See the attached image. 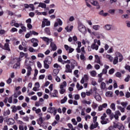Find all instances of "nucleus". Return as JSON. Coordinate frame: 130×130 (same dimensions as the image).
<instances>
[{"instance_id":"f257e3e1","label":"nucleus","mask_w":130,"mask_h":130,"mask_svg":"<svg viewBox=\"0 0 130 130\" xmlns=\"http://www.w3.org/2000/svg\"><path fill=\"white\" fill-rule=\"evenodd\" d=\"M31 63H32V62L29 61V59H26L25 60V64L27 67V74L26 76L27 77H29L31 75V72H32V68H31Z\"/></svg>"},{"instance_id":"f03ea898","label":"nucleus","mask_w":130,"mask_h":130,"mask_svg":"<svg viewBox=\"0 0 130 130\" xmlns=\"http://www.w3.org/2000/svg\"><path fill=\"white\" fill-rule=\"evenodd\" d=\"M51 61H52V58H51V57H48L46 58L44 61V68L46 69L47 70L49 69V65L48 64L51 63Z\"/></svg>"},{"instance_id":"7ed1b4c3","label":"nucleus","mask_w":130,"mask_h":130,"mask_svg":"<svg viewBox=\"0 0 130 130\" xmlns=\"http://www.w3.org/2000/svg\"><path fill=\"white\" fill-rule=\"evenodd\" d=\"M106 117H107V115L106 113H104L103 115L101 118L102 120L101 121V123H102V124H107V123L109 122V120H108V119H105Z\"/></svg>"},{"instance_id":"20e7f679","label":"nucleus","mask_w":130,"mask_h":130,"mask_svg":"<svg viewBox=\"0 0 130 130\" xmlns=\"http://www.w3.org/2000/svg\"><path fill=\"white\" fill-rule=\"evenodd\" d=\"M78 30L83 34H85V33L87 32V29L86 28L85 25L81 23L78 25Z\"/></svg>"},{"instance_id":"39448f33","label":"nucleus","mask_w":130,"mask_h":130,"mask_svg":"<svg viewBox=\"0 0 130 130\" xmlns=\"http://www.w3.org/2000/svg\"><path fill=\"white\" fill-rule=\"evenodd\" d=\"M67 87V82L64 81L62 84L60 85V93L61 94H63V93H64V92H66V89H64V88H66Z\"/></svg>"},{"instance_id":"423d86ee","label":"nucleus","mask_w":130,"mask_h":130,"mask_svg":"<svg viewBox=\"0 0 130 130\" xmlns=\"http://www.w3.org/2000/svg\"><path fill=\"white\" fill-rule=\"evenodd\" d=\"M11 109H12V112L14 113L17 112V110H21L22 109V107L21 106H18L16 107V106H13L11 107Z\"/></svg>"},{"instance_id":"0eeeda50","label":"nucleus","mask_w":130,"mask_h":130,"mask_svg":"<svg viewBox=\"0 0 130 130\" xmlns=\"http://www.w3.org/2000/svg\"><path fill=\"white\" fill-rule=\"evenodd\" d=\"M57 22H55L54 24V27H56L59 26H61L62 25V21L60 18H58L56 19Z\"/></svg>"},{"instance_id":"6e6552de","label":"nucleus","mask_w":130,"mask_h":130,"mask_svg":"<svg viewBox=\"0 0 130 130\" xmlns=\"http://www.w3.org/2000/svg\"><path fill=\"white\" fill-rule=\"evenodd\" d=\"M88 80H89V76H88L87 75H84V77H82L81 81H80V83L81 84H84L85 83V82H87V81H88Z\"/></svg>"},{"instance_id":"1a4fd4ad","label":"nucleus","mask_w":130,"mask_h":130,"mask_svg":"<svg viewBox=\"0 0 130 130\" xmlns=\"http://www.w3.org/2000/svg\"><path fill=\"white\" fill-rule=\"evenodd\" d=\"M64 47L67 51H68V50H69V53H72V52H73V51H74V50L73 48L68 46L67 45H64Z\"/></svg>"},{"instance_id":"9d476101","label":"nucleus","mask_w":130,"mask_h":130,"mask_svg":"<svg viewBox=\"0 0 130 130\" xmlns=\"http://www.w3.org/2000/svg\"><path fill=\"white\" fill-rule=\"evenodd\" d=\"M41 39H43L44 41L47 43V44H49V42H52V39H50L47 37H41Z\"/></svg>"},{"instance_id":"9b49d317","label":"nucleus","mask_w":130,"mask_h":130,"mask_svg":"<svg viewBox=\"0 0 130 130\" xmlns=\"http://www.w3.org/2000/svg\"><path fill=\"white\" fill-rule=\"evenodd\" d=\"M50 46H51V49H52V50H53V51H55V50H56L57 49V47L56 46V45H55V44H54V43H53L52 42H51Z\"/></svg>"},{"instance_id":"f8f14e48","label":"nucleus","mask_w":130,"mask_h":130,"mask_svg":"<svg viewBox=\"0 0 130 130\" xmlns=\"http://www.w3.org/2000/svg\"><path fill=\"white\" fill-rule=\"evenodd\" d=\"M3 49L5 50H7V51H11V49H10V45L9 43H6L4 45V47L3 48Z\"/></svg>"},{"instance_id":"ddd939ff","label":"nucleus","mask_w":130,"mask_h":130,"mask_svg":"<svg viewBox=\"0 0 130 130\" xmlns=\"http://www.w3.org/2000/svg\"><path fill=\"white\" fill-rule=\"evenodd\" d=\"M56 110L55 108L50 107L48 108L47 112H49V113H53Z\"/></svg>"},{"instance_id":"4468645a","label":"nucleus","mask_w":130,"mask_h":130,"mask_svg":"<svg viewBox=\"0 0 130 130\" xmlns=\"http://www.w3.org/2000/svg\"><path fill=\"white\" fill-rule=\"evenodd\" d=\"M66 73H72V69H71V66H70V64H67L66 66Z\"/></svg>"},{"instance_id":"2eb2a0df","label":"nucleus","mask_w":130,"mask_h":130,"mask_svg":"<svg viewBox=\"0 0 130 130\" xmlns=\"http://www.w3.org/2000/svg\"><path fill=\"white\" fill-rule=\"evenodd\" d=\"M91 48L92 49H95V50H98V48H99V46L96 45V44L93 43L91 46Z\"/></svg>"},{"instance_id":"dca6fc26","label":"nucleus","mask_w":130,"mask_h":130,"mask_svg":"<svg viewBox=\"0 0 130 130\" xmlns=\"http://www.w3.org/2000/svg\"><path fill=\"white\" fill-rule=\"evenodd\" d=\"M57 94H58V92L57 90H54V92L52 93H50L51 97H57Z\"/></svg>"},{"instance_id":"f3484780","label":"nucleus","mask_w":130,"mask_h":130,"mask_svg":"<svg viewBox=\"0 0 130 130\" xmlns=\"http://www.w3.org/2000/svg\"><path fill=\"white\" fill-rule=\"evenodd\" d=\"M95 62L96 63H99V64H101V62L100 61V57L98 56V55H95Z\"/></svg>"},{"instance_id":"a211bd4d","label":"nucleus","mask_w":130,"mask_h":130,"mask_svg":"<svg viewBox=\"0 0 130 130\" xmlns=\"http://www.w3.org/2000/svg\"><path fill=\"white\" fill-rule=\"evenodd\" d=\"M38 8H42V9H46V4L43 3H40L38 6Z\"/></svg>"},{"instance_id":"6ab92c4d","label":"nucleus","mask_w":130,"mask_h":130,"mask_svg":"<svg viewBox=\"0 0 130 130\" xmlns=\"http://www.w3.org/2000/svg\"><path fill=\"white\" fill-rule=\"evenodd\" d=\"M92 29H93V30H95V31H98L100 29V25H93Z\"/></svg>"},{"instance_id":"aec40b11","label":"nucleus","mask_w":130,"mask_h":130,"mask_svg":"<svg viewBox=\"0 0 130 130\" xmlns=\"http://www.w3.org/2000/svg\"><path fill=\"white\" fill-rule=\"evenodd\" d=\"M111 27L112 25L110 24H106L105 26V28L106 29V30L109 31V30H111Z\"/></svg>"},{"instance_id":"412c9836","label":"nucleus","mask_w":130,"mask_h":130,"mask_svg":"<svg viewBox=\"0 0 130 130\" xmlns=\"http://www.w3.org/2000/svg\"><path fill=\"white\" fill-rule=\"evenodd\" d=\"M20 62H17L16 64H15L13 66V69H20Z\"/></svg>"},{"instance_id":"4be33fe9","label":"nucleus","mask_w":130,"mask_h":130,"mask_svg":"<svg viewBox=\"0 0 130 130\" xmlns=\"http://www.w3.org/2000/svg\"><path fill=\"white\" fill-rule=\"evenodd\" d=\"M113 64H117L118 63V57H115L113 61Z\"/></svg>"},{"instance_id":"5701e85b","label":"nucleus","mask_w":130,"mask_h":130,"mask_svg":"<svg viewBox=\"0 0 130 130\" xmlns=\"http://www.w3.org/2000/svg\"><path fill=\"white\" fill-rule=\"evenodd\" d=\"M106 58H107L108 59H109V60H110V61H112V60H113V57L112 56H111V55L107 54L106 56Z\"/></svg>"},{"instance_id":"b1692460","label":"nucleus","mask_w":130,"mask_h":130,"mask_svg":"<svg viewBox=\"0 0 130 130\" xmlns=\"http://www.w3.org/2000/svg\"><path fill=\"white\" fill-rule=\"evenodd\" d=\"M58 74V70L57 69H55L53 71V76L54 77L57 76V74Z\"/></svg>"},{"instance_id":"393cba45","label":"nucleus","mask_w":130,"mask_h":130,"mask_svg":"<svg viewBox=\"0 0 130 130\" xmlns=\"http://www.w3.org/2000/svg\"><path fill=\"white\" fill-rule=\"evenodd\" d=\"M45 32L48 35H50V29L48 27H46L45 28Z\"/></svg>"},{"instance_id":"a878e982","label":"nucleus","mask_w":130,"mask_h":130,"mask_svg":"<svg viewBox=\"0 0 130 130\" xmlns=\"http://www.w3.org/2000/svg\"><path fill=\"white\" fill-rule=\"evenodd\" d=\"M106 96H107V97H112V92L107 91L106 93Z\"/></svg>"},{"instance_id":"bb28decb","label":"nucleus","mask_w":130,"mask_h":130,"mask_svg":"<svg viewBox=\"0 0 130 130\" xmlns=\"http://www.w3.org/2000/svg\"><path fill=\"white\" fill-rule=\"evenodd\" d=\"M90 75L91 77H96L97 75V72H96L95 71H92L90 72Z\"/></svg>"},{"instance_id":"cd10ccee","label":"nucleus","mask_w":130,"mask_h":130,"mask_svg":"<svg viewBox=\"0 0 130 130\" xmlns=\"http://www.w3.org/2000/svg\"><path fill=\"white\" fill-rule=\"evenodd\" d=\"M106 88V84L105 82H102L101 85V88L104 90Z\"/></svg>"},{"instance_id":"c85d7f7f","label":"nucleus","mask_w":130,"mask_h":130,"mask_svg":"<svg viewBox=\"0 0 130 130\" xmlns=\"http://www.w3.org/2000/svg\"><path fill=\"white\" fill-rule=\"evenodd\" d=\"M117 108L121 111V112H124V108H122L121 106H117Z\"/></svg>"},{"instance_id":"c756f323","label":"nucleus","mask_w":130,"mask_h":130,"mask_svg":"<svg viewBox=\"0 0 130 130\" xmlns=\"http://www.w3.org/2000/svg\"><path fill=\"white\" fill-rule=\"evenodd\" d=\"M44 21L46 23V26H50V21H48L47 19H44Z\"/></svg>"},{"instance_id":"7c9ffc66","label":"nucleus","mask_w":130,"mask_h":130,"mask_svg":"<svg viewBox=\"0 0 130 130\" xmlns=\"http://www.w3.org/2000/svg\"><path fill=\"white\" fill-rule=\"evenodd\" d=\"M93 6H96V7H99L98 9H100V6H99V3L97 1H94L93 4H92Z\"/></svg>"},{"instance_id":"2f4dec72","label":"nucleus","mask_w":130,"mask_h":130,"mask_svg":"<svg viewBox=\"0 0 130 130\" xmlns=\"http://www.w3.org/2000/svg\"><path fill=\"white\" fill-rule=\"evenodd\" d=\"M76 64V61H74L73 62H71V67L72 70H74L75 69V66Z\"/></svg>"},{"instance_id":"473e14b6","label":"nucleus","mask_w":130,"mask_h":130,"mask_svg":"<svg viewBox=\"0 0 130 130\" xmlns=\"http://www.w3.org/2000/svg\"><path fill=\"white\" fill-rule=\"evenodd\" d=\"M68 100V98H67L66 96H65L63 99L61 100V104H63V103H66V102H67V101Z\"/></svg>"},{"instance_id":"72a5a7b5","label":"nucleus","mask_w":130,"mask_h":130,"mask_svg":"<svg viewBox=\"0 0 130 130\" xmlns=\"http://www.w3.org/2000/svg\"><path fill=\"white\" fill-rule=\"evenodd\" d=\"M114 72H115V70L112 68L109 71V75H113L114 73Z\"/></svg>"},{"instance_id":"f704fd0d","label":"nucleus","mask_w":130,"mask_h":130,"mask_svg":"<svg viewBox=\"0 0 130 130\" xmlns=\"http://www.w3.org/2000/svg\"><path fill=\"white\" fill-rule=\"evenodd\" d=\"M94 98L97 101H100L101 100V96L100 95H95Z\"/></svg>"},{"instance_id":"c9c22d12","label":"nucleus","mask_w":130,"mask_h":130,"mask_svg":"<svg viewBox=\"0 0 130 130\" xmlns=\"http://www.w3.org/2000/svg\"><path fill=\"white\" fill-rule=\"evenodd\" d=\"M31 42L34 44V43H36L37 42H39V41H38V40H37V39L33 38L31 40Z\"/></svg>"},{"instance_id":"e433bc0d","label":"nucleus","mask_w":130,"mask_h":130,"mask_svg":"<svg viewBox=\"0 0 130 130\" xmlns=\"http://www.w3.org/2000/svg\"><path fill=\"white\" fill-rule=\"evenodd\" d=\"M127 102H122L121 103V105L123 106L124 108H125L126 107V106L127 105Z\"/></svg>"},{"instance_id":"4c0bfd02","label":"nucleus","mask_w":130,"mask_h":130,"mask_svg":"<svg viewBox=\"0 0 130 130\" xmlns=\"http://www.w3.org/2000/svg\"><path fill=\"white\" fill-rule=\"evenodd\" d=\"M110 107L111 108V109H112V110H114V111H115V104L114 103H112Z\"/></svg>"},{"instance_id":"58836bf2","label":"nucleus","mask_w":130,"mask_h":130,"mask_svg":"<svg viewBox=\"0 0 130 130\" xmlns=\"http://www.w3.org/2000/svg\"><path fill=\"white\" fill-rule=\"evenodd\" d=\"M79 73V70H76L74 71V74L75 76L76 77V78H79V75L78 74Z\"/></svg>"},{"instance_id":"ea45409f","label":"nucleus","mask_w":130,"mask_h":130,"mask_svg":"<svg viewBox=\"0 0 130 130\" xmlns=\"http://www.w3.org/2000/svg\"><path fill=\"white\" fill-rule=\"evenodd\" d=\"M115 55H116V57H121V56H122V54H121V53L118 52H116L115 53Z\"/></svg>"},{"instance_id":"a19ab883","label":"nucleus","mask_w":130,"mask_h":130,"mask_svg":"<svg viewBox=\"0 0 130 130\" xmlns=\"http://www.w3.org/2000/svg\"><path fill=\"white\" fill-rule=\"evenodd\" d=\"M94 43H95V44L97 43L99 46L101 45V43L100 42V40H97V39L94 40Z\"/></svg>"},{"instance_id":"79ce46f5","label":"nucleus","mask_w":130,"mask_h":130,"mask_svg":"<svg viewBox=\"0 0 130 130\" xmlns=\"http://www.w3.org/2000/svg\"><path fill=\"white\" fill-rule=\"evenodd\" d=\"M92 107L93 109H96L98 107V105L95 103H93L92 105Z\"/></svg>"},{"instance_id":"37998d69","label":"nucleus","mask_w":130,"mask_h":130,"mask_svg":"<svg viewBox=\"0 0 130 130\" xmlns=\"http://www.w3.org/2000/svg\"><path fill=\"white\" fill-rule=\"evenodd\" d=\"M28 50L30 52H36V50L31 47L29 48Z\"/></svg>"},{"instance_id":"c03bdc74","label":"nucleus","mask_w":130,"mask_h":130,"mask_svg":"<svg viewBox=\"0 0 130 130\" xmlns=\"http://www.w3.org/2000/svg\"><path fill=\"white\" fill-rule=\"evenodd\" d=\"M6 31L4 29H2V25H0V34L3 35V34H5Z\"/></svg>"},{"instance_id":"a18cd8bd","label":"nucleus","mask_w":130,"mask_h":130,"mask_svg":"<svg viewBox=\"0 0 130 130\" xmlns=\"http://www.w3.org/2000/svg\"><path fill=\"white\" fill-rule=\"evenodd\" d=\"M72 121L73 123V124H74V125H77V124H78V122H77V121H76V119L73 118L72 119Z\"/></svg>"},{"instance_id":"49530a36","label":"nucleus","mask_w":130,"mask_h":130,"mask_svg":"<svg viewBox=\"0 0 130 130\" xmlns=\"http://www.w3.org/2000/svg\"><path fill=\"white\" fill-rule=\"evenodd\" d=\"M10 113V110H7L4 112V115L7 116L9 115Z\"/></svg>"},{"instance_id":"de8ad7c7","label":"nucleus","mask_w":130,"mask_h":130,"mask_svg":"<svg viewBox=\"0 0 130 130\" xmlns=\"http://www.w3.org/2000/svg\"><path fill=\"white\" fill-rule=\"evenodd\" d=\"M108 13H109L110 14H114V13H115V10H114V9H110L108 11Z\"/></svg>"},{"instance_id":"09e8293b","label":"nucleus","mask_w":130,"mask_h":130,"mask_svg":"<svg viewBox=\"0 0 130 130\" xmlns=\"http://www.w3.org/2000/svg\"><path fill=\"white\" fill-rule=\"evenodd\" d=\"M111 110H110V109H108L107 110H106V113L107 114H108V115H110L111 114Z\"/></svg>"},{"instance_id":"8fccbe9b","label":"nucleus","mask_w":130,"mask_h":130,"mask_svg":"<svg viewBox=\"0 0 130 130\" xmlns=\"http://www.w3.org/2000/svg\"><path fill=\"white\" fill-rule=\"evenodd\" d=\"M8 102L9 103H13V96H10L8 99Z\"/></svg>"},{"instance_id":"3c124183","label":"nucleus","mask_w":130,"mask_h":130,"mask_svg":"<svg viewBox=\"0 0 130 130\" xmlns=\"http://www.w3.org/2000/svg\"><path fill=\"white\" fill-rule=\"evenodd\" d=\"M30 34H33V35H35L36 36H37V35H38V32H37L36 31L33 30L32 31H30Z\"/></svg>"},{"instance_id":"603ef678","label":"nucleus","mask_w":130,"mask_h":130,"mask_svg":"<svg viewBox=\"0 0 130 130\" xmlns=\"http://www.w3.org/2000/svg\"><path fill=\"white\" fill-rule=\"evenodd\" d=\"M74 99L75 100H79V99H80V95L76 94L74 96Z\"/></svg>"},{"instance_id":"864d4df0","label":"nucleus","mask_w":130,"mask_h":130,"mask_svg":"<svg viewBox=\"0 0 130 130\" xmlns=\"http://www.w3.org/2000/svg\"><path fill=\"white\" fill-rule=\"evenodd\" d=\"M115 75L117 77V78H121V73H120V72H117Z\"/></svg>"},{"instance_id":"5fc2aeb1","label":"nucleus","mask_w":130,"mask_h":130,"mask_svg":"<svg viewBox=\"0 0 130 130\" xmlns=\"http://www.w3.org/2000/svg\"><path fill=\"white\" fill-rule=\"evenodd\" d=\"M37 66L39 69H41L42 68V64H41V63L39 61L37 62Z\"/></svg>"},{"instance_id":"6e6d98bb","label":"nucleus","mask_w":130,"mask_h":130,"mask_svg":"<svg viewBox=\"0 0 130 130\" xmlns=\"http://www.w3.org/2000/svg\"><path fill=\"white\" fill-rule=\"evenodd\" d=\"M8 15H9V16H13L14 15V13H13V12L10 11V10H7V11Z\"/></svg>"},{"instance_id":"4d7b16f0","label":"nucleus","mask_w":130,"mask_h":130,"mask_svg":"<svg viewBox=\"0 0 130 130\" xmlns=\"http://www.w3.org/2000/svg\"><path fill=\"white\" fill-rule=\"evenodd\" d=\"M118 128L119 130H124V127L122 125H120L118 126Z\"/></svg>"},{"instance_id":"13d9d810","label":"nucleus","mask_w":130,"mask_h":130,"mask_svg":"<svg viewBox=\"0 0 130 130\" xmlns=\"http://www.w3.org/2000/svg\"><path fill=\"white\" fill-rule=\"evenodd\" d=\"M8 122H9V124H13L14 123V119H9Z\"/></svg>"},{"instance_id":"bf43d9fd","label":"nucleus","mask_w":130,"mask_h":130,"mask_svg":"<svg viewBox=\"0 0 130 130\" xmlns=\"http://www.w3.org/2000/svg\"><path fill=\"white\" fill-rule=\"evenodd\" d=\"M129 79H130V76L127 75L124 80L125 82H128V81H129Z\"/></svg>"},{"instance_id":"052dcab7","label":"nucleus","mask_w":130,"mask_h":130,"mask_svg":"<svg viewBox=\"0 0 130 130\" xmlns=\"http://www.w3.org/2000/svg\"><path fill=\"white\" fill-rule=\"evenodd\" d=\"M80 59L81 60H85V56L83 54L80 55Z\"/></svg>"},{"instance_id":"680f3d73","label":"nucleus","mask_w":130,"mask_h":130,"mask_svg":"<svg viewBox=\"0 0 130 130\" xmlns=\"http://www.w3.org/2000/svg\"><path fill=\"white\" fill-rule=\"evenodd\" d=\"M55 81L57 82L58 83L60 82V78L58 77V76H56L55 77Z\"/></svg>"},{"instance_id":"e2e57ef3","label":"nucleus","mask_w":130,"mask_h":130,"mask_svg":"<svg viewBox=\"0 0 130 130\" xmlns=\"http://www.w3.org/2000/svg\"><path fill=\"white\" fill-rule=\"evenodd\" d=\"M31 100H34L35 101H36V100H37V96L36 95L32 96L31 98Z\"/></svg>"},{"instance_id":"0e129e2a","label":"nucleus","mask_w":130,"mask_h":130,"mask_svg":"<svg viewBox=\"0 0 130 130\" xmlns=\"http://www.w3.org/2000/svg\"><path fill=\"white\" fill-rule=\"evenodd\" d=\"M7 84H11L12 83V78H9L7 80Z\"/></svg>"},{"instance_id":"69168bd1","label":"nucleus","mask_w":130,"mask_h":130,"mask_svg":"<svg viewBox=\"0 0 130 130\" xmlns=\"http://www.w3.org/2000/svg\"><path fill=\"white\" fill-rule=\"evenodd\" d=\"M82 98H85L86 97V93L84 92H83L81 94Z\"/></svg>"},{"instance_id":"338daca9","label":"nucleus","mask_w":130,"mask_h":130,"mask_svg":"<svg viewBox=\"0 0 130 130\" xmlns=\"http://www.w3.org/2000/svg\"><path fill=\"white\" fill-rule=\"evenodd\" d=\"M125 97L126 98H129L130 97V92H127L125 94Z\"/></svg>"},{"instance_id":"774afa93","label":"nucleus","mask_w":130,"mask_h":130,"mask_svg":"<svg viewBox=\"0 0 130 130\" xmlns=\"http://www.w3.org/2000/svg\"><path fill=\"white\" fill-rule=\"evenodd\" d=\"M126 24L127 27H128V28H130V21H126Z\"/></svg>"}]
</instances>
